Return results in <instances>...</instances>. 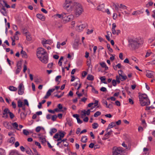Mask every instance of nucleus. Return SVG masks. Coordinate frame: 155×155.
Returning <instances> with one entry per match:
<instances>
[{
  "label": "nucleus",
  "instance_id": "nucleus-12",
  "mask_svg": "<svg viewBox=\"0 0 155 155\" xmlns=\"http://www.w3.org/2000/svg\"><path fill=\"white\" fill-rule=\"evenodd\" d=\"M4 126L8 129H11L12 127L10 124L8 122H4L3 123Z\"/></svg>",
  "mask_w": 155,
  "mask_h": 155
},
{
  "label": "nucleus",
  "instance_id": "nucleus-20",
  "mask_svg": "<svg viewBox=\"0 0 155 155\" xmlns=\"http://www.w3.org/2000/svg\"><path fill=\"white\" fill-rule=\"evenodd\" d=\"M87 140V137L86 136H83L82 137L81 141L83 143H86Z\"/></svg>",
  "mask_w": 155,
  "mask_h": 155
},
{
  "label": "nucleus",
  "instance_id": "nucleus-19",
  "mask_svg": "<svg viewBox=\"0 0 155 155\" xmlns=\"http://www.w3.org/2000/svg\"><path fill=\"white\" fill-rule=\"evenodd\" d=\"M52 42V41L50 40H43L42 42V43H44L47 44H51Z\"/></svg>",
  "mask_w": 155,
  "mask_h": 155
},
{
  "label": "nucleus",
  "instance_id": "nucleus-40",
  "mask_svg": "<svg viewBox=\"0 0 155 155\" xmlns=\"http://www.w3.org/2000/svg\"><path fill=\"white\" fill-rule=\"evenodd\" d=\"M109 135H108V134L107 133L106 134H105L104 135V137L102 139L103 140H105L107 139H108L109 137Z\"/></svg>",
  "mask_w": 155,
  "mask_h": 155
},
{
  "label": "nucleus",
  "instance_id": "nucleus-44",
  "mask_svg": "<svg viewBox=\"0 0 155 155\" xmlns=\"http://www.w3.org/2000/svg\"><path fill=\"white\" fill-rule=\"evenodd\" d=\"M120 8L123 9H127V7L124 5H123L122 4L120 5Z\"/></svg>",
  "mask_w": 155,
  "mask_h": 155
},
{
  "label": "nucleus",
  "instance_id": "nucleus-37",
  "mask_svg": "<svg viewBox=\"0 0 155 155\" xmlns=\"http://www.w3.org/2000/svg\"><path fill=\"white\" fill-rule=\"evenodd\" d=\"M92 127L94 129H95L98 127V125L97 123H94L92 124Z\"/></svg>",
  "mask_w": 155,
  "mask_h": 155
},
{
  "label": "nucleus",
  "instance_id": "nucleus-16",
  "mask_svg": "<svg viewBox=\"0 0 155 155\" xmlns=\"http://www.w3.org/2000/svg\"><path fill=\"white\" fill-rule=\"evenodd\" d=\"M21 54L22 57L23 58H27V55L26 53L22 50L20 52Z\"/></svg>",
  "mask_w": 155,
  "mask_h": 155
},
{
  "label": "nucleus",
  "instance_id": "nucleus-14",
  "mask_svg": "<svg viewBox=\"0 0 155 155\" xmlns=\"http://www.w3.org/2000/svg\"><path fill=\"white\" fill-rule=\"evenodd\" d=\"M116 126V124L114 122H112L110 123L108 125V127L107 128V130L109 129H110L112 128H113V127Z\"/></svg>",
  "mask_w": 155,
  "mask_h": 155
},
{
  "label": "nucleus",
  "instance_id": "nucleus-15",
  "mask_svg": "<svg viewBox=\"0 0 155 155\" xmlns=\"http://www.w3.org/2000/svg\"><path fill=\"white\" fill-rule=\"evenodd\" d=\"M25 151L27 154L30 155H34V153L29 147H27L25 148Z\"/></svg>",
  "mask_w": 155,
  "mask_h": 155
},
{
  "label": "nucleus",
  "instance_id": "nucleus-34",
  "mask_svg": "<svg viewBox=\"0 0 155 155\" xmlns=\"http://www.w3.org/2000/svg\"><path fill=\"white\" fill-rule=\"evenodd\" d=\"M0 155H5V150L1 148H0Z\"/></svg>",
  "mask_w": 155,
  "mask_h": 155
},
{
  "label": "nucleus",
  "instance_id": "nucleus-33",
  "mask_svg": "<svg viewBox=\"0 0 155 155\" xmlns=\"http://www.w3.org/2000/svg\"><path fill=\"white\" fill-rule=\"evenodd\" d=\"M21 61H18L17 65V68L21 69Z\"/></svg>",
  "mask_w": 155,
  "mask_h": 155
},
{
  "label": "nucleus",
  "instance_id": "nucleus-9",
  "mask_svg": "<svg viewBox=\"0 0 155 155\" xmlns=\"http://www.w3.org/2000/svg\"><path fill=\"white\" fill-rule=\"evenodd\" d=\"M23 84L21 83L19 85L18 93L19 95H22L24 93V89L23 88Z\"/></svg>",
  "mask_w": 155,
  "mask_h": 155
},
{
  "label": "nucleus",
  "instance_id": "nucleus-60",
  "mask_svg": "<svg viewBox=\"0 0 155 155\" xmlns=\"http://www.w3.org/2000/svg\"><path fill=\"white\" fill-rule=\"evenodd\" d=\"M112 32L113 35H115L117 33L115 28H112Z\"/></svg>",
  "mask_w": 155,
  "mask_h": 155
},
{
  "label": "nucleus",
  "instance_id": "nucleus-13",
  "mask_svg": "<svg viewBox=\"0 0 155 155\" xmlns=\"http://www.w3.org/2000/svg\"><path fill=\"white\" fill-rule=\"evenodd\" d=\"M1 13L4 15L6 16L7 12L5 8L3 6L0 10Z\"/></svg>",
  "mask_w": 155,
  "mask_h": 155
},
{
  "label": "nucleus",
  "instance_id": "nucleus-22",
  "mask_svg": "<svg viewBox=\"0 0 155 155\" xmlns=\"http://www.w3.org/2000/svg\"><path fill=\"white\" fill-rule=\"evenodd\" d=\"M104 8V5L102 4L99 5L97 7V10L99 11L102 10Z\"/></svg>",
  "mask_w": 155,
  "mask_h": 155
},
{
  "label": "nucleus",
  "instance_id": "nucleus-36",
  "mask_svg": "<svg viewBox=\"0 0 155 155\" xmlns=\"http://www.w3.org/2000/svg\"><path fill=\"white\" fill-rule=\"evenodd\" d=\"M23 133L26 136L28 135L29 134V132L26 129H24L23 130Z\"/></svg>",
  "mask_w": 155,
  "mask_h": 155
},
{
  "label": "nucleus",
  "instance_id": "nucleus-5",
  "mask_svg": "<svg viewBox=\"0 0 155 155\" xmlns=\"http://www.w3.org/2000/svg\"><path fill=\"white\" fill-rule=\"evenodd\" d=\"M122 150L120 148L114 147L113 151V155H122Z\"/></svg>",
  "mask_w": 155,
  "mask_h": 155
},
{
  "label": "nucleus",
  "instance_id": "nucleus-17",
  "mask_svg": "<svg viewBox=\"0 0 155 155\" xmlns=\"http://www.w3.org/2000/svg\"><path fill=\"white\" fill-rule=\"evenodd\" d=\"M66 14L65 13L63 12L61 14H57L56 15V16L58 17L59 18H62L63 20V17Z\"/></svg>",
  "mask_w": 155,
  "mask_h": 155
},
{
  "label": "nucleus",
  "instance_id": "nucleus-50",
  "mask_svg": "<svg viewBox=\"0 0 155 155\" xmlns=\"http://www.w3.org/2000/svg\"><path fill=\"white\" fill-rule=\"evenodd\" d=\"M92 91L95 94H97L98 93V91L96 90L94 87H93V88H92Z\"/></svg>",
  "mask_w": 155,
  "mask_h": 155
},
{
  "label": "nucleus",
  "instance_id": "nucleus-41",
  "mask_svg": "<svg viewBox=\"0 0 155 155\" xmlns=\"http://www.w3.org/2000/svg\"><path fill=\"white\" fill-rule=\"evenodd\" d=\"M59 133L60 134V135H59L60 137L62 138H63L64 136L65 132H62L61 131H60Z\"/></svg>",
  "mask_w": 155,
  "mask_h": 155
},
{
  "label": "nucleus",
  "instance_id": "nucleus-56",
  "mask_svg": "<svg viewBox=\"0 0 155 155\" xmlns=\"http://www.w3.org/2000/svg\"><path fill=\"white\" fill-rule=\"evenodd\" d=\"M90 114V113L89 112H87V111H86V110H84L83 114V115L84 116H85L86 115V114H87V115H89Z\"/></svg>",
  "mask_w": 155,
  "mask_h": 155
},
{
  "label": "nucleus",
  "instance_id": "nucleus-53",
  "mask_svg": "<svg viewBox=\"0 0 155 155\" xmlns=\"http://www.w3.org/2000/svg\"><path fill=\"white\" fill-rule=\"evenodd\" d=\"M100 90L103 92H105L107 91L106 88L104 87H101L100 89Z\"/></svg>",
  "mask_w": 155,
  "mask_h": 155
},
{
  "label": "nucleus",
  "instance_id": "nucleus-7",
  "mask_svg": "<svg viewBox=\"0 0 155 155\" xmlns=\"http://www.w3.org/2000/svg\"><path fill=\"white\" fill-rule=\"evenodd\" d=\"M87 25V23H84L77 27V29L78 32H81L83 29L86 27Z\"/></svg>",
  "mask_w": 155,
  "mask_h": 155
},
{
  "label": "nucleus",
  "instance_id": "nucleus-6",
  "mask_svg": "<svg viewBox=\"0 0 155 155\" xmlns=\"http://www.w3.org/2000/svg\"><path fill=\"white\" fill-rule=\"evenodd\" d=\"M73 18L74 16L72 15H70L68 16H66L65 15L63 17V22L65 23L71 21L73 19Z\"/></svg>",
  "mask_w": 155,
  "mask_h": 155
},
{
  "label": "nucleus",
  "instance_id": "nucleus-38",
  "mask_svg": "<svg viewBox=\"0 0 155 155\" xmlns=\"http://www.w3.org/2000/svg\"><path fill=\"white\" fill-rule=\"evenodd\" d=\"M114 7L115 10L117 12H119V5H117L114 4L113 5Z\"/></svg>",
  "mask_w": 155,
  "mask_h": 155
},
{
  "label": "nucleus",
  "instance_id": "nucleus-59",
  "mask_svg": "<svg viewBox=\"0 0 155 155\" xmlns=\"http://www.w3.org/2000/svg\"><path fill=\"white\" fill-rule=\"evenodd\" d=\"M93 31V30L91 29V30H89V29H87V34H90L92 33Z\"/></svg>",
  "mask_w": 155,
  "mask_h": 155
},
{
  "label": "nucleus",
  "instance_id": "nucleus-57",
  "mask_svg": "<svg viewBox=\"0 0 155 155\" xmlns=\"http://www.w3.org/2000/svg\"><path fill=\"white\" fill-rule=\"evenodd\" d=\"M26 37L28 41H30L31 40V37L29 35H27Z\"/></svg>",
  "mask_w": 155,
  "mask_h": 155
},
{
  "label": "nucleus",
  "instance_id": "nucleus-2",
  "mask_svg": "<svg viewBox=\"0 0 155 155\" xmlns=\"http://www.w3.org/2000/svg\"><path fill=\"white\" fill-rule=\"evenodd\" d=\"M128 46L133 50L138 49L143 43V41L140 38H131L128 40Z\"/></svg>",
  "mask_w": 155,
  "mask_h": 155
},
{
  "label": "nucleus",
  "instance_id": "nucleus-18",
  "mask_svg": "<svg viewBox=\"0 0 155 155\" xmlns=\"http://www.w3.org/2000/svg\"><path fill=\"white\" fill-rule=\"evenodd\" d=\"M36 16L38 18L40 19L41 20L44 21L45 19L44 16L41 14H37L36 15Z\"/></svg>",
  "mask_w": 155,
  "mask_h": 155
},
{
  "label": "nucleus",
  "instance_id": "nucleus-10",
  "mask_svg": "<svg viewBox=\"0 0 155 155\" xmlns=\"http://www.w3.org/2000/svg\"><path fill=\"white\" fill-rule=\"evenodd\" d=\"M154 75L155 73L154 72L148 71L147 72L146 76L149 78H153Z\"/></svg>",
  "mask_w": 155,
  "mask_h": 155
},
{
  "label": "nucleus",
  "instance_id": "nucleus-30",
  "mask_svg": "<svg viewBox=\"0 0 155 155\" xmlns=\"http://www.w3.org/2000/svg\"><path fill=\"white\" fill-rule=\"evenodd\" d=\"M57 131V130L55 128H53L51 129V130L50 132V134L51 135H52L53 134L56 132Z\"/></svg>",
  "mask_w": 155,
  "mask_h": 155
},
{
  "label": "nucleus",
  "instance_id": "nucleus-26",
  "mask_svg": "<svg viewBox=\"0 0 155 155\" xmlns=\"http://www.w3.org/2000/svg\"><path fill=\"white\" fill-rule=\"evenodd\" d=\"M94 77L93 75L89 74L87 78V79L90 81H93L94 80Z\"/></svg>",
  "mask_w": 155,
  "mask_h": 155
},
{
  "label": "nucleus",
  "instance_id": "nucleus-1",
  "mask_svg": "<svg viewBox=\"0 0 155 155\" xmlns=\"http://www.w3.org/2000/svg\"><path fill=\"white\" fill-rule=\"evenodd\" d=\"M64 8L68 12L74 11V14L77 17L79 16L84 11L82 7L81 4L76 2H73L68 0H65Z\"/></svg>",
  "mask_w": 155,
  "mask_h": 155
},
{
  "label": "nucleus",
  "instance_id": "nucleus-48",
  "mask_svg": "<svg viewBox=\"0 0 155 155\" xmlns=\"http://www.w3.org/2000/svg\"><path fill=\"white\" fill-rule=\"evenodd\" d=\"M3 2L5 4V6L7 8H10V6L9 5H8L6 2L4 0H3Z\"/></svg>",
  "mask_w": 155,
  "mask_h": 155
},
{
  "label": "nucleus",
  "instance_id": "nucleus-21",
  "mask_svg": "<svg viewBox=\"0 0 155 155\" xmlns=\"http://www.w3.org/2000/svg\"><path fill=\"white\" fill-rule=\"evenodd\" d=\"M121 73L120 74H119V76H120L121 81H123L126 80L127 78V76L126 75H121Z\"/></svg>",
  "mask_w": 155,
  "mask_h": 155
},
{
  "label": "nucleus",
  "instance_id": "nucleus-35",
  "mask_svg": "<svg viewBox=\"0 0 155 155\" xmlns=\"http://www.w3.org/2000/svg\"><path fill=\"white\" fill-rule=\"evenodd\" d=\"M101 113L99 111H97L94 114V116L95 117H97L98 116L101 115Z\"/></svg>",
  "mask_w": 155,
  "mask_h": 155
},
{
  "label": "nucleus",
  "instance_id": "nucleus-32",
  "mask_svg": "<svg viewBox=\"0 0 155 155\" xmlns=\"http://www.w3.org/2000/svg\"><path fill=\"white\" fill-rule=\"evenodd\" d=\"M116 80H115L118 84H120V76H116Z\"/></svg>",
  "mask_w": 155,
  "mask_h": 155
},
{
  "label": "nucleus",
  "instance_id": "nucleus-45",
  "mask_svg": "<svg viewBox=\"0 0 155 155\" xmlns=\"http://www.w3.org/2000/svg\"><path fill=\"white\" fill-rule=\"evenodd\" d=\"M9 114L10 118L11 119H12L14 117L15 115L12 112L10 111Z\"/></svg>",
  "mask_w": 155,
  "mask_h": 155
},
{
  "label": "nucleus",
  "instance_id": "nucleus-31",
  "mask_svg": "<svg viewBox=\"0 0 155 155\" xmlns=\"http://www.w3.org/2000/svg\"><path fill=\"white\" fill-rule=\"evenodd\" d=\"M9 142L12 143L13 144L14 143L15 141V139L14 137H11L8 140Z\"/></svg>",
  "mask_w": 155,
  "mask_h": 155
},
{
  "label": "nucleus",
  "instance_id": "nucleus-39",
  "mask_svg": "<svg viewBox=\"0 0 155 155\" xmlns=\"http://www.w3.org/2000/svg\"><path fill=\"white\" fill-rule=\"evenodd\" d=\"M24 103L23 104V105L25 106L26 105L28 107L29 106V104L28 101L27 99H24Z\"/></svg>",
  "mask_w": 155,
  "mask_h": 155
},
{
  "label": "nucleus",
  "instance_id": "nucleus-47",
  "mask_svg": "<svg viewBox=\"0 0 155 155\" xmlns=\"http://www.w3.org/2000/svg\"><path fill=\"white\" fill-rule=\"evenodd\" d=\"M61 78V75H58L55 78V81L57 82H60V81H59V79H60Z\"/></svg>",
  "mask_w": 155,
  "mask_h": 155
},
{
  "label": "nucleus",
  "instance_id": "nucleus-54",
  "mask_svg": "<svg viewBox=\"0 0 155 155\" xmlns=\"http://www.w3.org/2000/svg\"><path fill=\"white\" fill-rule=\"evenodd\" d=\"M100 65L102 67L104 68V67H106V65L105 62H102L100 63Z\"/></svg>",
  "mask_w": 155,
  "mask_h": 155
},
{
  "label": "nucleus",
  "instance_id": "nucleus-27",
  "mask_svg": "<svg viewBox=\"0 0 155 155\" xmlns=\"http://www.w3.org/2000/svg\"><path fill=\"white\" fill-rule=\"evenodd\" d=\"M34 81L37 84L41 83L42 82V80L40 78H36L35 79Z\"/></svg>",
  "mask_w": 155,
  "mask_h": 155
},
{
  "label": "nucleus",
  "instance_id": "nucleus-64",
  "mask_svg": "<svg viewBox=\"0 0 155 155\" xmlns=\"http://www.w3.org/2000/svg\"><path fill=\"white\" fill-rule=\"evenodd\" d=\"M87 74V72L86 71H83L82 73V76L83 77H85Z\"/></svg>",
  "mask_w": 155,
  "mask_h": 155
},
{
  "label": "nucleus",
  "instance_id": "nucleus-24",
  "mask_svg": "<svg viewBox=\"0 0 155 155\" xmlns=\"http://www.w3.org/2000/svg\"><path fill=\"white\" fill-rule=\"evenodd\" d=\"M66 120L67 122L65 124H68L70 126H71L72 125L71 120L69 118H67Z\"/></svg>",
  "mask_w": 155,
  "mask_h": 155
},
{
  "label": "nucleus",
  "instance_id": "nucleus-58",
  "mask_svg": "<svg viewBox=\"0 0 155 155\" xmlns=\"http://www.w3.org/2000/svg\"><path fill=\"white\" fill-rule=\"evenodd\" d=\"M102 104H105L106 105V106H107V105L108 104L107 103V101L104 99H103L102 100Z\"/></svg>",
  "mask_w": 155,
  "mask_h": 155
},
{
  "label": "nucleus",
  "instance_id": "nucleus-49",
  "mask_svg": "<svg viewBox=\"0 0 155 155\" xmlns=\"http://www.w3.org/2000/svg\"><path fill=\"white\" fill-rule=\"evenodd\" d=\"M41 129V127L40 126H38V127H36V128L35 131L37 132H39L40 131Z\"/></svg>",
  "mask_w": 155,
  "mask_h": 155
},
{
  "label": "nucleus",
  "instance_id": "nucleus-4",
  "mask_svg": "<svg viewBox=\"0 0 155 155\" xmlns=\"http://www.w3.org/2000/svg\"><path fill=\"white\" fill-rule=\"evenodd\" d=\"M139 94V98L141 105L142 106H147L150 104V101L147 95L145 94Z\"/></svg>",
  "mask_w": 155,
  "mask_h": 155
},
{
  "label": "nucleus",
  "instance_id": "nucleus-61",
  "mask_svg": "<svg viewBox=\"0 0 155 155\" xmlns=\"http://www.w3.org/2000/svg\"><path fill=\"white\" fill-rule=\"evenodd\" d=\"M11 38L12 40V45H15V39H14L12 37H11Z\"/></svg>",
  "mask_w": 155,
  "mask_h": 155
},
{
  "label": "nucleus",
  "instance_id": "nucleus-28",
  "mask_svg": "<svg viewBox=\"0 0 155 155\" xmlns=\"http://www.w3.org/2000/svg\"><path fill=\"white\" fill-rule=\"evenodd\" d=\"M8 89L10 91H15L17 90L16 87L12 86H9Z\"/></svg>",
  "mask_w": 155,
  "mask_h": 155
},
{
  "label": "nucleus",
  "instance_id": "nucleus-51",
  "mask_svg": "<svg viewBox=\"0 0 155 155\" xmlns=\"http://www.w3.org/2000/svg\"><path fill=\"white\" fill-rule=\"evenodd\" d=\"M106 107L107 108L112 109L113 108V106L111 104H109L108 105L107 104V105L106 106Z\"/></svg>",
  "mask_w": 155,
  "mask_h": 155
},
{
  "label": "nucleus",
  "instance_id": "nucleus-8",
  "mask_svg": "<svg viewBox=\"0 0 155 155\" xmlns=\"http://www.w3.org/2000/svg\"><path fill=\"white\" fill-rule=\"evenodd\" d=\"M10 111L9 110L8 108H5L3 110L2 117L7 118L8 117L7 114L9 113Z\"/></svg>",
  "mask_w": 155,
  "mask_h": 155
},
{
  "label": "nucleus",
  "instance_id": "nucleus-63",
  "mask_svg": "<svg viewBox=\"0 0 155 155\" xmlns=\"http://www.w3.org/2000/svg\"><path fill=\"white\" fill-rule=\"evenodd\" d=\"M12 105L13 106V108L15 109L16 108V104L14 101H13L12 102Z\"/></svg>",
  "mask_w": 155,
  "mask_h": 155
},
{
  "label": "nucleus",
  "instance_id": "nucleus-29",
  "mask_svg": "<svg viewBox=\"0 0 155 155\" xmlns=\"http://www.w3.org/2000/svg\"><path fill=\"white\" fill-rule=\"evenodd\" d=\"M27 114L24 112H21L20 114L21 118V119H24L26 116Z\"/></svg>",
  "mask_w": 155,
  "mask_h": 155
},
{
  "label": "nucleus",
  "instance_id": "nucleus-42",
  "mask_svg": "<svg viewBox=\"0 0 155 155\" xmlns=\"http://www.w3.org/2000/svg\"><path fill=\"white\" fill-rule=\"evenodd\" d=\"M153 3L151 1H150L146 5V7L148 8L150 6H151L153 5Z\"/></svg>",
  "mask_w": 155,
  "mask_h": 155
},
{
  "label": "nucleus",
  "instance_id": "nucleus-46",
  "mask_svg": "<svg viewBox=\"0 0 155 155\" xmlns=\"http://www.w3.org/2000/svg\"><path fill=\"white\" fill-rule=\"evenodd\" d=\"M117 81L114 79L112 80V85L114 86H116L117 85Z\"/></svg>",
  "mask_w": 155,
  "mask_h": 155
},
{
  "label": "nucleus",
  "instance_id": "nucleus-55",
  "mask_svg": "<svg viewBox=\"0 0 155 155\" xmlns=\"http://www.w3.org/2000/svg\"><path fill=\"white\" fill-rule=\"evenodd\" d=\"M98 101H97V100H95V102H94V107H93L92 108V109H93V108H94L95 107L97 106L98 104Z\"/></svg>",
  "mask_w": 155,
  "mask_h": 155
},
{
  "label": "nucleus",
  "instance_id": "nucleus-23",
  "mask_svg": "<svg viewBox=\"0 0 155 155\" xmlns=\"http://www.w3.org/2000/svg\"><path fill=\"white\" fill-rule=\"evenodd\" d=\"M18 107H21L23 106V104L21 100H19L17 101Z\"/></svg>",
  "mask_w": 155,
  "mask_h": 155
},
{
  "label": "nucleus",
  "instance_id": "nucleus-3",
  "mask_svg": "<svg viewBox=\"0 0 155 155\" xmlns=\"http://www.w3.org/2000/svg\"><path fill=\"white\" fill-rule=\"evenodd\" d=\"M37 52V56L41 61L44 63H47L48 57L46 54L47 52L45 49L42 48H38Z\"/></svg>",
  "mask_w": 155,
  "mask_h": 155
},
{
  "label": "nucleus",
  "instance_id": "nucleus-11",
  "mask_svg": "<svg viewBox=\"0 0 155 155\" xmlns=\"http://www.w3.org/2000/svg\"><path fill=\"white\" fill-rule=\"evenodd\" d=\"M79 42V40L78 39H75L74 41V43L73 45V48L75 49H78V45Z\"/></svg>",
  "mask_w": 155,
  "mask_h": 155
},
{
  "label": "nucleus",
  "instance_id": "nucleus-62",
  "mask_svg": "<svg viewBox=\"0 0 155 155\" xmlns=\"http://www.w3.org/2000/svg\"><path fill=\"white\" fill-rule=\"evenodd\" d=\"M58 109L61 110L63 109V107L62 105L61 104H59L58 105Z\"/></svg>",
  "mask_w": 155,
  "mask_h": 155
},
{
  "label": "nucleus",
  "instance_id": "nucleus-52",
  "mask_svg": "<svg viewBox=\"0 0 155 155\" xmlns=\"http://www.w3.org/2000/svg\"><path fill=\"white\" fill-rule=\"evenodd\" d=\"M35 144L36 145L38 146L39 148H41V146L39 143L35 141Z\"/></svg>",
  "mask_w": 155,
  "mask_h": 155
},
{
  "label": "nucleus",
  "instance_id": "nucleus-43",
  "mask_svg": "<svg viewBox=\"0 0 155 155\" xmlns=\"http://www.w3.org/2000/svg\"><path fill=\"white\" fill-rule=\"evenodd\" d=\"M57 118V116L56 115H53L52 116V118H51V120L53 121H55L56 120Z\"/></svg>",
  "mask_w": 155,
  "mask_h": 155
},
{
  "label": "nucleus",
  "instance_id": "nucleus-25",
  "mask_svg": "<svg viewBox=\"0 0 155 155\" xmlns=\"http://www.w3.org/2000/svg\"><path fill=\"white\" fill-rule=\"evenodd\" d=\"M12 125L15 129L18 130H20L18 128V125L17 122L12 123Z\"/></svg>",
  "mask_w": 155,
  "mask_h": 155
}]
</instances>
